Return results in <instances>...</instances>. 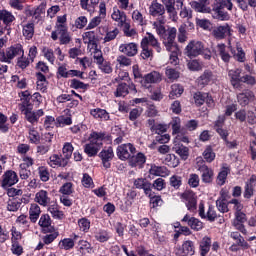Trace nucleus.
<instances>
[{
  "label": "nucleus",
  "mask_w": 256,
  "mask_h": 256,
  "mask_svg": "<svg viewBox=\"0 0 256 256\" xmlns=\"http://www.w3.org/2000/svg\"><path fill=\"white\" fill-rule=\"evenodd\" d=\"M116 62L118 63V65H120V67H130L132 63L131 59L125 55H119L116 58Z\"/></svg>",
  "instance_id": "338daca9"
},
{
  "label": "nucleus",
  "mask_w": 256,
  "mask_h": 256,
  "mask_svg": "<svg viewBox=\"0 0 256 256\" xmlns=\"http://www.w3.org/2000/svg\"><path fill=\"white\" fill-rule=\"evenodd\" d=\"M103 165L105 167V169H109V167H111V160L113 159V157H115V154L113 153V148L109 147L106 150H103L100 153Z\"/></svg>",
  "instance_id": "cd10ccee"
},
{
  "label": "nucleus",
  "mask_w": 256,
  "mask_h": 256,
  "mask_svg": "<svg viewBox=\"0 0 256 256\" xmlns=\"http://www.w3.org/2000/svg\"><path fill=\"white\" fill-rule=\"evenodd\" d=\"M51 39L57 41L60 45H69L71 43V34H69V26H67V15L58 16L55 23V30L51 33Z\"/></svg>",
  "instance_id": "f257e3e1"
},
{
  "label": "nucleus",
  "mask_w": 256,
  "mask_h": 256,
  "mask_svg": "<svg viewBox=\"0 0 256 256\" xmlns=\"http://www.w3.org/2000/svg\"><path fill=\"white\" fill-rule=\"evenodd\" d=\"M117 35H119V28L107 30L106 35L103 38L104 43H109L111 41H115V39H117Z\"/></svg>",
  "instance_id": "09e8293b"
},
{
  "label": "nucleus",
  "mask_w": 256,
  "mask_h": 256,
  "mask_svg": "<svg viewBox=\"0 0 256 256\" xmlns=\"http://www.w3.org/2000/svg\"><path fill=\"white\" fill-rule=\"evenodd\" d=\"M43 56L51 65H55V54L53 52V49L44 47L42 49Z\"/></svg>",
  "instance_id": "13d9d810"
},
{
  "label": "nucleus",
  "mask_w": 256,
  "mask_h": 256,
  "mask_svg": "<svg viewBox=\"0 0 256 256\" xmlns=\"http://www.w3.org/2000/svg\"><path fill=\"white\" fill-rule=\"evenodd\" d=\"M17 183H19V176L17 175V172L13 170L6 171L0 180L2 189H9V187H13V185H17Z\"/></svg>",
  "instance_id": "423d86ee"
},
{
  "label": "nucleus",
  "mask_w": 256,
  "mask_h": 256,
  "mask_svg": "<svg viewBox=\"0 0 256 256\" xmlns=\"http://www.w3.org/2000/svg\"><path fill=\"white\" fill-rule=\"evenodd\" d=\"M211 15L213 19H218V21H229L231 16L229 12L225 11L219 4L214 3L211 9Z\"/></svg>",
  "instance_id": "9d476101"
},
{
  "label": "nucleus",
  "mask_w": 256,
  "mask_h": 256,
  "mask_svg": "<svg viewBox=\"0 0 256 256\" xmlns=\"http://www.w3.org/2000/svg\"><path fill=\"white\" fill-rule=\"evenodd\" d=\"M56 123L58 127H65V125H71L73 123V120L71 119L70 116L62 115L56 119Z\"/></svg>",
  "instance_id": "0e129e2a"
},
{
  "label": "nucleus",
  "mask_w": 256,
  "mask_h": 256,
  "mask_svg": "<svg viewBox=\"0 0 256 256\" xmlns=\"http://www.w3.org/2000/svg\"><path fill=\"white\" fill-rule=\"evenodd\" d=\"M147 161L145 154L139 152L137 155H134L129 160V165L131 167H143Z\"/></svg>",
  "instance_id": "2f4dec72"
},
{
  "label": "nucleus",
  "mask_w": 256,
  "mask_h": 256,
  "mask_svg": "<svg viewBox=\"0 0 256 256\" xmlns=\"http://www.w3.org/2000/svg\"><path fill=\"white\" fill-rule=\"evenodd\" d=\"M237 101L239 105H241L242 107H246L248 103H251V101H255V94L250 90H246L237 95Z\"/></svg>",
  "instance_id": "aec40b11"
},
{
  "label": "nucleus",
  "mask_w": 256,
  "mask_h": 256,
  "mask_svg": "<svg viewBox=\"0 0 256 256\" xmlns=\"http://www.w3.org/2000/svg\"><path fill=\"white\" fill-rule=\"evenodd\" d=\"M223 123H225V116H219L215 122V129L222 139H227V137H229V132L222 128Z\"/></svg>",
  "instance_id": "72a5a7b5"
},
{
  "label": "nucleus",
  "mask_w": 256,
  "mask_h": 256,
  "mask_svg": "<svg viewBox=\"0 0 256 256\" xmlns=\"http://www.w3.org/2000/svg\"><path fill=\"white\" fill-rule=\"evenodd\" d=\"M228 75L231 79V85L235 89H239L241 87V69L230 70Z\"/></svg>",
  "instance_id": "7c9ffc66"
},
{
  "label": "nucleus",
  "mask_w": 256,
  "mask_h": 256,
  "mask_svg": "<svg viewBox=\"0 0 256 256\" xmlns=\"http://www.w3.org/2000/svg\"><path fill=\"white\" fill-rule=\"evenodd\" d=\"M135 146H133V144L131 143H126V144H122L119 145L117 147V157L121 160V161H127V159H131V155H135Z\"/></svg>",
  "instance_id": "0eeeda50"
},
{
  "label": "nucleus",
  "mask_w": 256,
  "mask_h": 256,
  "mask_svg": "<svg viewBox=\"0 0 256 256\" xmlns=\"http://www.w3.org/2000/svg\"><path fill=\"white\" fill-rule=\"evenodd\" d=\"M73 247H75V240L73 238H64L58 243V248L62 251H71Z\"/></svg>",
  "instance_id": "e433bc0d"
},
{
  "label": "nucleus",
  "mask_w": 256,
  "mask_h": 256,
  "mask_svg": "<svg viewBox=\"0 0 256 256\" xmlns=\"http://www.w3.org/2000/svg\"><path fill=\"white\" fill-rule=\"evenodd\" d=\"M211 35L214 39L221 41V39H225L227 35H231V26H229V24H224L214 27L211 31Z\"/></svg>",
  "instance_id": "9b49d317"
},
{
  "label": "nucleus",
  "mask_w": 256,
  "mask_h": 256,
  "mask_svg": "<svg viewBox=\"0 0 256 256\" xmlns=\"http://www.w3.org/2000/svg\"><path fill=\"white\" fill-rule=\"evenodd\" d=\"M25 55V50L23 49V45L14 44L3 51H0V61L2 63H12L13 59L17 57H23Z\"/></svg>",
  "instance_id": "20e7f679"
},
{
  "label": "nucleus",
  "mask_w": 256,
  "mask_h": 256,
  "mask_svg": "<svg viewBox=\"0 0 256 256\" xmlns=\"http://www.w3.org/2000/svg\"><path fill=\"white\" fill-rule=\"evenodd\" d=\"M138 49L139 47L137 46L136 43L130 42V43L121 44L118 48V51L126 55V57H135V55H137L139 51Z\"/></svg>",
  "instance_id": "2eb2a0df"
},
{
  "label": "nucleus",
  "mask_w": 256,
  "mask_h": 256,
  "mask_svg": "<svg viewBox=\"0 0 256 256\" xmlns=\"http://www.w3.org/2000/svg\"><path fill=\"white\" fill-rule=\"evenodd\" d=\"M35 203L41 205V207H47L51 203V197L49 196V192L47 190H39L35 194L34 198Z\"/></svg>",
  "instance_id": "f3484780"
},
{
  "label": "nucleus",
  "mask_w": 256,
  "mask_h": 256,
  "mask_svg": "<svg viewBox=\"0 0 256 256\" xmlns=\"http://www.w3.org/2000/svg\"><path fill=\"white\" fill-rule=\"evenodd\" d=\"M172 151L179 155L181 159L187 161L189 159V148L182 143H173Z\"/></svg>",
  "instance_id": "412c9836"
},
{
  "label": "nucleus",
  "mask_w": 256,
  "mask_h": 256,
  "mask_svg": "<svg viewBox=\"0 0 256 256\" xmlns=\"http://www.w3.org/2000/svg\"><path fill=\"white\" fill-rule=\"evenodd\" d=\"M183 95V86L179 84H173L171 86V91L169 94L170 99H175V97H181Z\"/></svg>",
  "instance_id": "3c124183"
},
{
  "label": "nucleus",
  "mask_w": 256,
  "mask_h": 256,
  "mask_svg": "<svg viewBox=\"0 0 256 256\" xmlns=\"http://www.w3.org/2000/svg\"><path fill=\"white\" fill-rule=\"evenodd\" d=\"M73 144L66 142L63 146L62 153L64 155V159L69 161L71 159V155H73Z\"/></svg>",
  "instance_id": "052dcab7"
},
{
  "label": "nucleus",
  "mask_w": 256,
  "mask_h": 256,
  "mask_svg": "<svg viewBox=\"0 0 256 256\" xmlns=\"http://www.w3.org/2000/svg\"><path fill=\"white\" fill-rule=\"evenodd\" d=\"M29 215L32 223H37V219H39V215H41V207H39V204L33 203L30 205Z\"/></svg>",
  "instance_id": "c9c22d12"
},
{
  "label": "nucleus",
  "mask_w": 256,
  "mask_h": 256,
  "mask_svg": "<svg viewBox=\"0 0 256 256\" xmlns=\"http://www.w3.org/2000/svg\"><path fill=\"white\" fill-rule=\"evenodd\" d=\"M255 191H256V177L251 176V178L246 182L245 191H244L245 199H251Z\"/></svg>",
  "instance_id": "c85d7f7f"
},
{
  "label": "nucleus",
  "mask_w": 256,
  "mask_h": 256,
  "mask_svg": "<svg viewBox=\"0 0 256 256\" xmlns=\"http://www.w3.org/2000/svg\"><path fill=\"white\" fill-rule=\"evenodd\" d=\"M45 115V112H43V109H39L36 112L32 111V109L25 114V119L28 120L29 123L35 124L39 121L40 117H43Z\"/></svg>",
  "instance_id": "473e14b6"
},
{
  "label": "nucleus",
  "mask_w": 256,
  "mask_h": 256,
  "mask_svg": "<svg viewBox=\"0 0 256 256\" xmlns=\"http://www.w3.org/2000/svg\"><path fill=\"white\" fill-rule=\"evenodd\" d=\"M134 187L136 189H143L145 195L151 197V183L145 178H138L134 180Z\"/></svg>",
  "instance_id": "b1692460"
},
{
  "label": "nucleus",
  "mask_w": 256,
  "mask_h": 256,
  "mask_svg": "<svg viewBox=\"0 0 256 256\" xmlns=\"http://www.w3.org/2000/svg\"><path fill=\"white\" fill-rule=\"evenodd\" d=\"M114 95L115 97H126V95H129V86L126 83H120L117 86Z\"/></svg>",
  "instance_id": "de8ad7c7"
},
{
  "label": "nucleus",
  "mask_w": 256,
  "mask_h": 256,
  "mask_svg": "<svg viewBox=\"0 0 256 256\" xmlns=\"http://www.w3.org/2000/svg\"><path fill=\"white\" fill-rule=\"evenodd\" d=\"M30 15H32L34 19H37L38 21H40L41 17L45 15V4H40L38 7L31 9Z\"/></svg>",
  "instance_id": "a18cd8bd"
},
{
  "label": "nucleus",
  "mask_w": 256,
  "mask_h": 256,
  "mask_svg": "<svg viewBox=\"0 0 256 256\" xmlns=\"http://www.w3.org/2000/svg\"><path fill=\"white\" fill-rule=\"evenodd\" d=\"M94 237L96 241H99V243H106V241L111 239V234H109L105 229H97L94 232Z\"/></svg>",
  "instance_id": "4c0bfd02"
},
{
  "label": "nucleus",
  "mask_w": 256,
  "mask_h": 256,
  "mask_svg": "<svg viewBox=\"0 0 256 256\" xmlns=\"http://www.w3.org/2000/svg\"><path fill=\"white\" fill-rule=\"evenodd\" d=\"M146 35L147 36L142 39L141 43L144 45H151L157 53H161V43H159V40L155 38V35L150 32H147Z\"/></svg>",
  "instance_id": "a211bd4d"
},
{
  "label": "nucleus",
  "mask_w": 256,
  "mask_h": 256,
  "mask_svg": "<svg viewBox=\"0 0 256 256\" xmlns=\"http://www.w3.org/2000/svg\"><path fill=\"white\" fill-rule=\"evenodd\" d=\"M170 125L172 127V135H177L181 133V118L174 117L172 118Z\"/></svg>",
  "instance_id": "8fccbe9b"
},
{
  "label": "nucleus",
  "mask_w": 256,
  "mask_h": 256,
  "mask_svg": "<svg viewBox=\"0 0 256 256\" xmlns=\"http://www.w3.org/2000/svg\"><path fill=\"white\" fill-rule=\"evenodd\" d=\"M182 223H187V225L194 231H201V229H203V222L195 217H191L189 214H186L183 217Z\"/></svg>",
  "instance_id": "6ab92c4d"
},
{
  "label": "nucleus",
  "mask_w": 256,
  "mask_h": 256,
  "mask_svg": "<svg viewBox=\"0 0 256 256\" xmlns=\"http://www.w3.org/2000/svg\"><path fill=\"white\" fill-rule=\"evenodd\" d=\"M28 139L30 143H34L35 145H37V143L41 141V136L39 135V132L35 130V128L30 127L28 132Z\"/></svg>",
  "instance_id": "603ef678"
},
{
  "label": "nucleus",
  "mask_w": 256,
  "mask_h": 256,
  "mask_svg": "<svg viewBox=\"0 0 256 256\" xmlns=\"http://www.w3.org/2000/svg\"><path fill=\"white\" fill-rule=\"evenodd\" d=\"M182 253L186 256L195 255V244L193 243V241L188 240L182 244Z\"/></svg>",
  "instance_id": "ea45409f"
},
{
  "label": "nucleus",
  "mask_w": 256,
  "mask_h": 256,
  "mask_svg": "<svg viewBox=\"0 0 256 256\" xmlns=\"http://www.w3.org/2000/svg\"><path fill=\"white\" fill-rule=\"evenodd\" d=\"M163 45L167 51L170 53H179V46H177V42L175 41H163Z\"/></svg>",
  "instance_id": "680f3d73"
},
{
  "label": "nucleus",
  "mask_w": 256,
  "mask_h": 256,
  "mask_svg": "<svg viewBox=\"0 0 256 256\" xmlns=\"http://www.w3.org/2000/svg\"><path fill=\"white\" fill-rule=\"evenodd\" d=\"M192 9L197 13H211V0H198L190 3Z\"/></svg>",
  "instance_id": "f8f14e48"
},
{
  "label": "nucleus",
  "mask_w": 256,
  "mask_h": 256,
  "mask_svg": "<svg viewBox=\"0 0 256 256\" xmlns=\"http://www.w3.org/2000/svg\"><path fill=\"white\" fill-rule=\"evenodd\" d=\"M149 174L153 177H169V170L165 166L152 165Z\"/></svg>",
  "instance_id": "c756f323"
},
{
  "label": "nucleus",
  "mask_w": 256,
  "mask_h": 256,
  "mask_svg": "<svg viewBox=\"0 0 256 256\" xmlns=\"http://www.w3.org/2000/svg\"><path fill=\"white\" fill-rule=\"evenodd\" d=\"M228 175L229 167L223 166L217 177L218 185H225V181H227Z\"/></svg>",
  "instance_id": "864d4df0"
},
{
  "label": "nucleus",
  "mask_w": 256,
  "mask_h": 256,
  "mask_svg": "<svg viewBox=\"0 0 256 256\" xmlns=\"http://www.w3.org/2000/svg\"><path fill=\"white\" fill-rule=\"evenodd\" d=\"M100 0H80V6L84 11L93 15L95 13V9H97V5H99Z\"/></svg>",
  "instance_id": "a878e982"
},
{
  "label": "nucleus",
  "mask_w": 256,
  "mask_h": 256,
  "mask_svg": "<svg viewBox=\"0 0 256 256\" xmlns=\"http://www.w3.org/2000/svg\"><path fill=\"white\" fill-rule=\"evenodd\" d=\"M215 81H217V77L209 70L204 71V73L197 79V83L200 87L211 85L215 83Z\"/></svg>",
  "instance_id": "dca6fc26"
},
{
  "label": "nucleus",
  "mask_w": 256,
  "mask_h": 256,
  "mask_svg": "<svg viewBox=\"0 0 256 256\" xmlns=\"http://www.w3.org/2000/svg\"><path fill=\"white\" fill-rule=\"evenodd\" d=\"M38 175L40 181H43V183H47V181H49L51 177V175L49 174V169L45 166H41L38 168Z\"/></svg>",
  "instance_id": "4d7b16f0"
},
{
  "label": "nucleus",
  "mask_w": 256,
  "mask_h": 256,
  "mask_svg": "<svg viewBox=\"0 0 256 256\" xmlns=\"http://www.w3.org/2000/svg\"><path fill=\"white\" fill-rule=\"evenodd\" d=\"M216 207L220 213H229V202L227 200L218 199Z\"/></svg>",
  "instance_id": "bf43d9fd"
},
{
  "label": "nucleus",
  "mask_w": 256,
  "mask_h": 256,
  "mask_svg": "<svg viewBox=\"0 0 256 256\" xmlns=\"http://www.w3.org/2000/svg\"><path fill=\"white\" fill-rule=\"evenodd\" d=\"M23 36L25 39H33V35H35V24L33 23H27L23 25V30H22Z\"/></svg>",
  "instance_id": "a19ab883"
},
{
  "label": "nucleus",
  "mask_w": 256,
  "mask_h": 256,
  "mask_svg": "<svg viewBox=\"0 0 256 256\" xmlns=\"http://www.w3.org/2000/svg\"><path fill=\"white\" fill-rule=\"evenodd\" d=\"M202 156L204 158V160L206 161V163H213V161H215V151H213V147L211 146H207L205 148V150L202 153Z\"/></svg>",
  "instance_id": "c03bdc74"
},
{
  "label": "nucleus",
  "mask_w": 256,
  "mask_h": 256,
  "mask_svg": "<svg viewBox=\"0 0 256 256\" xmlns=\"http://www.w3.org/2000/svg\"><path fill=\"white\" fill-rule=\"evenodd\" d=\"M132 21L141 27H143V25H147V20H145V17H143V14L139 10H134L132 12Z\"/></svg>",
  "instance_id": "49530a36"
},
{
  "label": "nucleus",
  "mask_w": 256,
  "mask_h": 256,
  "mask_svg": "<svg viewBox=\"0 0 256 256\" xmlns=\"http://www.w3.org/2000/svg\"><path fill=\"white\" fill-rule=\"evenodd\" d=\"M196 169L202 174L201 177L203 183H211L213 181V169L209 168V166L205 164V160H203V158H196Z\"/></svg>",
  "instance_id": "39448f33"
},
{
  "label": "nucleus",
  "mask_w": 256,
  "mask_h": 256,
  "mask_svg": "<svg viewBox=\"0 0 256 256\" xmlns=\"http://www.w3.org/2000/svg\"><path fill=\"white\" fill-rule=\"evenodd\" d=\"M162 81H163V74L157 71H152L143 77L142 85L143 87H149L151 83H161Z\"/></svg>",
  "instance_id": "ddd939ff"
},
{
  "label": "nucleus",
  "mask_w": 256,
  "mask_h": 256,
  "mask_svg": "<svg viewBox=\"0 0 256 256\" xmlns=\"http://www.w3.org/2000/svg\"><path fill=\"white\" fill-rule=\"evenodd\" d=\"M96 65H98V68L102 73H106V74L113 73V67H111V62L102 60L98 62Z\"/></svg>",
  "instance_id": "6e6d98bb"
},
{
  "label": "nucleus",
  "mask_w": 256,
  "mask_h": 256,
  "mask_svg": "<svg viewBox=\"0 0 256 256\" xmlns=\"http://www.w3.org/2000/svg\"><path fill=\"white\" fill-rule=\"evenodd\" d=\"M105 17H107V5L105 2H100L99 16H95L90 20L87 29H95V27H99V25H101L102 19H105Z\"/></svg>",
  "instance_id": "6e6552de"
},
{
  "label": "nucleus",
  "mask_w": 256,
  "mask_h": 256,
  "mask_svg": "<svg viewBox=\"0 0 256 256\" xmlns=\"http://www.w3.org/2000/svg\"><path fill=\"white\" fill-rule=\"evenodd\" d=\"M0 21H3L4 25H11L15 21V16L7 10H0Z\"/></svg>",
  "instance_id": "37998d69"
},
{
  "label": "nucleus",
  "mask_w": 256,
  "mask_h": 256,
  "mask_svg": "<svg viewBox=\"0 0 256 256\" xmlns=\"http://www.w3.org/2000/svg\"><path fill=\"white\" fill-rule=\"evenodd\" d=\"M162 5H164L169 18L172 21H177V10L175 9V0H161Z\"/></svg>",
  "instance_id": "5701e85b"
},
{
  "label": "nucleus",
  "mask_w": 256,
  "mask_h": 256,
  "mask_svg": "<svg viewBox=\"0 0 256 256\" xmlns=\"http://www.w3.org/2000/svg\"><path fill=\"white\" fill-rule=\"evenodd\" d=\"M58 237H59V232L54 231L51 234H47L43 236L42 241L45 245H51V243H53V241H55V239H57Z\"/></svg>",
  "instance_id": "e2e57ef3"
},
{
  "label": "nucleus",
  "mask_w": 256,
  "mask_h": 256,
  "mask_svg": "<svg viewBox=\"0 0 256 256\" xmlns=\"http://www.w3.org/2000/svg\"><path fill=\"white\" fill-rule=\"evenodd\" d=\"M176 37H177V28L172 27L166 30V33L164 37H162V39L163 41L171 42V41H175Z\"/></svg>",
  "instance_id": "5fc2aeb1"
},
{
  "label": "nucleus",
  "mask_w": 256,
  "mask_h": 256,
  "mask_svg": "<svg viewBox=\"0 0 256 256\" xmlns=\"http://www.w3.org/2000/svg\"><path fill=\"white\" fill-rule=\"evenodd\" d=\"M89 143L84 146V153L88 157H95L103 147V141L105 139V133L92 132L89 136Z\"/></svg>",
  "instance_id": "7ed1b4c3"
},
{
  "label": "nucleus",
  "mask_w": 256,
  "mask_h": 256,
  "mask_svg": "<svg viewBox=\"0 0 256 256\" xmlns=\"http://www.w3.org/2000/svg\"><path fill=\"white\" fill-rule=\"evenodd\" d=\"M165 13V7L163 4L159 3L157 0H153L149 6V14L152 17H157V15H163Z\"/></svg>",
  "instance_id": "bb28decb"
},
{
  "label": "nucleus",
  "mask_w": 256,
  "mask_h": 256,
  "mask_svg": "<svg viewBox=\"0 0 256 256\" xmlns=\"http://www.w3.org/2000/svg\"><path fill=\"white\" fill-rule=\"evenodd\" d=\"M68 163L69 161H67V159L62 158L60 155L57 154L51 155L48 160V165H50V167H52L53 169L57 167H67Z\"/></svg>",
  "instance_id": "4be33fe9"
},
{
  "label": "nucleus",
  "mask_w": 256,
  "mask_h": 256,
  "mask_svg": "<svg viewBox=\"0 0 256 256\" xmlns=\"http://www.w3.org/2000/svg\"><path fill=\"white\" fill-rule=\"evenodd\" d=\"M250 130H251L250 131L251 135H253V137L256 138V125L250 128ZM250 151H251L252 159L255 160L256 159V140L250 144Z\"/></svg>",
  "instance_id": "774afa93"
},
{
  "label": "nucleus",
  "mask_w": 256,
  "mask_h": 256,
  "mask_svg": "<svg viewBox=\"0 0 256 256\" xmlns=\"http://www.w3.org/2000/svg\"><path fill=\"white\" fill-rule=\"evenodd\" d=\"M203 42L192 40L189 42V44L186 46L185 51L188 57H197L203 53Z\"/></svg>",
  "instance_id": "1a4fd4ad"
},
{
  "label": "nucleus",
  "mask_w": 256,
  "mask_h": 256,
  "mask_svg": "<svg viewBox=\"0 0 256 256\" xmlns=\"http://www.w3.org/2000/svg\"><path fill=\"white\" fill-rule=\"evenodd\" d=\"M90 114L94 119H100L101 121H109V113L105 109L95 108L90 111Z\"/></svg>",
  "instance_id": "f704fd0d"
},
{
  "label": "nucleus",
  "mask_w": 256,
  "mask_h": 256,
  "mask_svg": "<svg viewBox=\"0 0 256 256\" xmlns=\"http://www.w3.org/2000/svg\"><path fill=\"white\" fill-rule=\"evenodd\" d=\"M182 198L186 200V207L190 213H195L197 211V198L195 193L191 191H186L182 194Z\"/></svg>",
  "instance_id": "4468645a"
},
{
  "label": "nucleus",
  "mask_w": 256,
  "mask_h": 256,
  "mask_svg": "<svg viewBox=\"0 0 256 256\" xmlns=\"http://www.w3.org/2000/svg\"><path fill=\"white\" fill-rule=\"evenodd\" d=\"M216 49L219 57H221L224 63H229V61H231V54H229V49L232 55H234V59H236V61H239L240 63L245 62V52L243 51V48H241L239 45L236 46L235 50L231 46L228 49L225 44L220 43L216 46Z\"/></svg>",
  "instance_id": "f03ea898"
},
{
  "label": "nucleus",
  "mask_w": 256,
  "mask_h": 256,
  "mask_svg": "<svg viewBox=\"0 0 256 256\" xmlns=\"http://www.w3.org/2000/svg\"><path fill=\"white\" fill-rule=\"evenodd\" d=\"M36 77L37 90L45 93V91H47V78L45 77V75L41 74V72L37 73Z\"/></svg>",
  "instance_id": "79ce46f5"
},
{
  "label": "nucleus",
  "mask_w": 256,
  "mask_h": 256,
  "mask_svg": "<svg viewBox=\"0 0 256 256\" xmlns=\"http://www.w3.org/2000/svg\"><path fill=\"white\" fill-rule=\"evenodd\" d=\"M111 17L113 21L118 23V25H120L121 27H123L125 25V22L127 21V15L125 14V12L119 10V8L117 7L113 8Z\"/></svg>",
  "instance_id": "393cba45"
},
{
  "label": "nucleus",
  "mask_w": 256,
  "mask_h": 256,
  "mask_svg": "<svg viewBox=\"0 0 256 256\" xmlns=\"http://www.w3.org/2000/svg\"><path fill=\"white\" fill-rule=\"evenodd\" d=\"M209 251H211V239L205 236L200 242V255L206 256Z\"/></svg>",
  "instance_id": "58836bf2"
},
{
  "label": "nucleus",
  "mask_w": 256,
  "mask_h": 256,
  "mask_svg": "<svg viewBox=\"0 0 256 256\" xmlns=\"http://www.w3.org/2000/svg\"><path fill=\"white\" fill-rule=\"evenodd\" d=\"M165 75L167 77V79H169V81H175L177 79H179V72H177V70L167 67L165 70Z\"/></svg>",
  "instance_id": "69168bd1"
}]
</instances>
